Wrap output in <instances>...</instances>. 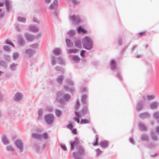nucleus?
Instances as JSON below:
<instances>
[{
	"mask_svg": "<svg viewBox=\"0 0 159 159\" xmlns=\"http://www.w3.org/2000/svg\"><path fill=\"white\" fill-rule=\"evenodd\" d=\"M92 44V41L89 38L86 36L84 39L83 47L87 49L91 48Z\"/></svg>",
	"mask_w": 159,
	"mask_h": 159,
	"instance_id": "obj_1",
	"label": "nucleus"
},
{
	"mask_svg": "<svg viewBox=\"0 0 159 159\" xmlns=\"http://www.w3.org/2000/svg\"><path fill=\"white\" fill-rule=\"evenodd\" d=\"M45 119L47 123L50 124L53 121L54 119L53 116L52 115H48L45 116Z\"/></svg>",
	"mask_w": 159,
	"mask_h": 159,
	"instance_id": "obj_2",
	"label": "nucleus"
},
{
	"mask_svg": "<svg viewBox=\"0 0 159 159\" xmlns=\"http://www.w3.org/2000/svg\"><path fill=\"white\" fill-rule=\"evenodd\" d=\"M79 143V139L77 138H75L74 141L71 142L70 143V146L72 150H73L75 146L76 147L77 149V147L79 146L78 145Z\"/></svg>",
	"mask_w": 159,
	"mask_h": 159,
	"instance_id": "obj_3",
	"label": "nucleus"
},
{
	"mask_svg": "<svg viewBox=\"0 0 159 159\" xmlns=\"http://www.w3.org/2000/svg\"><path fill=\"white\" fill-rule=\"evenodd\" d=\"M77 153L79 155L83 154L84 153V152L83 148L80 146L77 147Z\"/></svg>",
	"mask_w": 159,
	"mask_h": 159,
	"instance_id": "obj_4",
	"label": "nucleus"
},
{
	"mask_svg": "<svg viewBox=\"0 0 159 159\" xmlns=\"http://www.w3.org/2000/svg\"><path fill=\"white\" fill-rule=\"evenodd\" d=\"M15 143L18 148L21 151L23 148L22 143L19 140H18L16 141Z\"/></svg>",
	"mask_w": 159,
	"mask_h": 159,
	"instance_id": "obj_5",
	"label": "nucleus"
},
{
	"mask_svg": "<svg viewBox=\"0 0 159 159\" xmlns=\"http://www.w3.org/2000/svg\"><path fill=\"white\" fill-rule=\"evenodd\" d=\"M77 31L79 33H82L83 34H85L87 33V31L84 30L83 28L81 27H79L77 28Z\"/></svg>",
	"mask_w": 159,
	"mask_h": 159,
	"instance_id": "obj_6",
	"label": "nucleus"
},
{
	"mask_svg": "<svg viewBox=\"0 0 159 159\" xmlns=\"http://www.w3.org/2000/svg\"><path fill=\"white\" fill-rule=\"evenodd\" d=\"M70 18L72 19L73 21L75 23H78L80 21L79 17L77 16H75V15L73 16L72 17H70Z\"/></svg>",
	"mask_w": 159,
	"mask_h": 159,
	"instance_id": "obj_7",
	"label": "nucleus"
},
{
	"mask_svg": "<svg viewBox=\"0 0 159 159\" xmlns=\"http://www.w3.org/2000/svg\"><path fill=\"white\" fill-rule=\"evenodd\" d=\"M76 115L77 116V117H74V120L77 121V122L78 123H79L80 122V120L79 118V117H80V115L77 112H76L75 113Z\"/></svg>",
	"mask_w": 159,
	"mask_h": 159,
	"instance_id": "obj_8",
	"label": "nucleus"
},
{
	"mask_svg": "<svg viewBox=\"0 0 159 159\" xmlns=\"http://www.w3.org/2000/svg\"><path fill=\"white\" fill-rule=\"evenodd\" d=\"M15 100H19L22 98V95L21 93H17L15 95Z\"/></svg>",
	"mask_w": 159,
	"mask_h": 159,
	"instance_id": "obj_9",
	"label": "nucleus"
},
{
	"mask_svg": "<svg viewBox=\"0 0 159 159\" xmlns=\"http://www.w3.org/2000/svg\"><path fill=\"white\" fill-rule=\"evenodd\" d=\"M100 144L102 147L106 148L107 146L108 143L107 141H103L100 143Z\"/></svg>",
	"mask_w": 159,
	"mask_h": 159,
	"instance_id": "obj_10",
	"label": "nucleus"
},
{
	"mask_svg": "<svg viewBox=\"0 0 159 159\" xmlns=\"http://www.w3.org/2000/svg\"><path fill=\"white\" fill-rule=\"evenodd\" d=\"M89 119H81L80 123L81 124H87L89 123Z\"/></svg>",
	"mask_w": 159,
	"mask_h": 159,
	"instance_id": "obj_11",
	"label": "nucleus"
},
{
	"mask_svg": "<svg viewBox=\"0 0 159 159\" xmlns=\"http://www.w3.org/2000/svg\"><path fill=\"white\" fill-rule=\"evenodd\" d=\"M77 50L76 49H68L67 50V52L68 54H70L72 53H75Z\"/></svg>",
	"mask_w": 159,
	"mask_h": 159,
	"instance_id": "obj_12",
	"label": "nucleus"
},
{
	"mask_svg": "<svg viewBox=\"0 0 159 159\" xmlns=\"http://www.w3.org/2000/svg\"><path fill=\"white\" fill-rule=\"evenodd\" d=\"M88 111V108L86 107H84L82 110V115H84L86 114Z\"/></svg>",
	"mask_w": 159,
	"mask_h": 159,
	"instance_id": "obj_13",
	"label": "nucleus"
},
{
	"mask_svg": "<svg viewBox=\"0 0 159 159\" xmlns=\"http://www.w3.org/2000/svg\"><path fill=\"white\" fill-rule=\"evenodd\" d=\"M157 105L158 103L157 102H153L150 104V107L152 108H155L157 107Z\"/></svg>",
	"mask_w": 159,
	"mask_h": 159,
	"instance_id": "obj_14",
	"label": "nucleus"
},
{
	"mask_svg": "<svg viewBox=\"0 0 159 159\" xmlns=\"http://www.w3.org/2000/svg\"><path fill=\"white\" fill-rule=\"evenodd\" d=\"M32 137L34 138L37 139H41V136L40 135L36 134H33Z\"/></svg>",
	"mask_w": 159,
	"mask_h": 159,
	"instance_id": "obj_15",
	"label": "nucleus"
},
{
	"mask_svg": "<svg viewBox=\"0 0 159 159\" xmlns=\"http://www.w3.org/2000/svg\"><path fill=\"white\" fill-rule=\"evenodd\" d=\"M73 60L76 62H78L80 61V58L77 56H75L73 57Z\"/></svg>",
	"mask_w": 159,
	"mask_h": 159,
	"instance_id": "obj_16",
	"label": "nucleus"
},
{
	"mask_svg": "<svg viewBox=\"0 0 159 159\" xmlns=\"http://www.w3.org/2000/svg\"><path fill=\"white\" fill-rule=\"evenodd\" d=\"M66 43L67 46L68 47H71L73 45L72 43L70 42L69 39H66Z\"/></svg>",
	"mask_w": 159,
	"mask_h": 159,
	"instance_id": "obj_17",
	"label": "nucleus"
},
{
	"mask_svg": "<svg viewBox=\"0 0 159 159\" xmlns=\"http://www.w3.org/2000/svg\"><path fill=\"white\" fill-rule=\"evenodd\" d=\"M75 47L79 48H80L81 47V43L80 41H76L75 43Z\"/></svg>",
	"mask_w": 159,
	"mask_h": 159,
	"instance_id": "obj_18",
	"label": "nucleus"
},
{
	"mask_svg": "<svg viewBox=\"0 0 159 159\" xmlns=\"http://www.w3.org/2000/svg\"><path fill=\"white\" fill-rule=\"evenodd\" d=\"M2 141L4 144H7L9 142L5 136L3 137L2 139Z\"/></svg>",
	"mask_w": 159,
	"mask_h": 159,
	"instance_id": "obj_19",
	"label": "nucleus"
},
{
	"mask_svg": "<svg viewBox=\"0 0 159 159\" xmlns=\"http://www.w3.org/2000/svg\"><path fill=\"white\" fill-rule=\"evenodd\" d=\"M53 53L55 55H58L60 53V51L59 49L56 48L54 50Z\"/></svg>",
	"mask_w": 159,
	"mask_h": 159,
	"instance_id": "obj_20",
	"label": "nucleus"
},
{
	"mask_svg": "<svg viewBox=\"0 0 159 159\" xmlns=\"http://www.w3.org/2000/svg\"><path fill=\"white\" fill-rule=\"evenodd\" d=\"M116 65V63L115 61L112 60L111 62V66L113 68H115Z\"/></svg>",
	"mask_w": 159,
	"mask_h": 159,
	"instance_id": "obj_21",
	"label": "nucleus"
},
{
	"mask_svg": "<svg viewBox=\"0 0 159 159\" xmlns=\"http://www.w3.org/2000/svg\"><path fill=\"white\" fill-rule=\"evenodd\" d=\"M5 4L7 10H9L10 8V4L9 2L7 1H5Z\"/></svg>",
	"mask_w": 159,
	"mask_h": 159,
	"instance_id": "obj_22",
	"label": "nucleus"
},
{
	"mask_svg": "<svg viewBox=\"0 0 159 159\" xmlns=\"http://www.w3.org/2000/svg\"><path fill=\"white\" fill-rule=\"evenodd\" d=\"M18 20L20 22H24L25 21V19L23 17H19L18 18Z\"/></svg>",
	"mask_w": 159,
	"mask_h": 159,
	"instance_id": "obj_23",
	"label": "nucleus"
},
{
	"mask_svg": "<svg viewBox=\"0 0 159 159\" xmlns=\"http://www.w3.org/2000/svg\"><path fill=\"white\" fill-rule=\"evenodd\" d=\"M67 127L70 130L74 128L73 125L70 123L68 124L67 125Z\"/></svg>",
	"mask_w": 159,
	"mask_h": 159,
	"instance_id": "obj_24",
	"label": "nucleus"
},
{
	"mask_svg": "<svg viewBox=\"0 0 159 159\" xmlns=\"http://www.w3.org/2000/svg\"><path fill=\"white\" fill-rule=\"evenodd\" d=\"M26 36L27 39L29 41H31L33 39V38L29 35H27Z\"/></svg>",
	"mask_w": 159,
	"mask_h": 159,
	"instance_id": "obj_25",
	"label": "nucleus"
},
{
	"mask_svg": "<svg viewBox=\"0 0 159 159\" xmlns=\"http://www.w3.org/2000/svg\"><path fill=\"white\" fill-rule=\"evenodd\" d=\"M30 29L31 30L33 31H36L37 30V29L36 27L34 26H32L30 27Z\"/></svg>",
	"mask_w": 159,
	"mask_h": 159,
	"instance_id": "obj_26",
	"label": "nucleus"
},
{
	"mask_svg": "<svg viewBox=\"0 0 159 159\" xmlns=\"http://www.w3.org/2000/svg\"><path fill=\"white\" fill-rule=\"evenodd\" d=\"M63 79V77L62 76H60L57 78V80L58 82L59 83H60L61 82L62 80Z\"/></svg>",
	"mask_w": 159,
	"mask_h": 159,
	"instance_id": "obj_27",
	"label": "nucleus"
},
{
	"mask_svg": "<svg viewBox=\"0 0 159 159\" xmlns=\"http://www.w3.org/2000/svg\"><path fill=\"white\" fill-rule=\"evenodd\" d=\"M154 97L153 95L148 96L147 98L148 100H150L154 98Z\"/></svg>",
	"mask_w": 159,
	"mask_h": 159,
	"instance_id": "obj_28",
	"label": "nucleus"
},
{
	"mask_svg": "<svg viewBox=\"0 0 159 159\" xmlns=\"http://www.w3.org/2000/svg\"><path fill=\"white\" fill-rule=\"evenodd\" d=\"M56 113L57 116H60L61 115V112L60 111L57 110L56 111Z\"/></svg>",
	"mask_w": 159,
	"mask_h": 159,
	"instance_id": "obj_29",
	"label": "nucleus"
},
{
	"mask_svg": "<svg viewBox=\"0 0 159 159\" xmlns=\"http://www.w3.org/2000/svg\"><path fill=\"white\" fill-rule=\"evenodd\" d=\"M72 133L75 134H77V130L76 129L73 128L71 130Z\"/></svg>",
	"mask_w": 159,
	"mask_h": 159,
	"instance_id": "obj_30",
	"label": "nucleus"
},
{
	"mask_svg": "<svg viewBox=\"0 0 159 159\" xmlns=\"http://www.w3.org/2000/svg\"><path fill=\"white\" fill-rule=\"evenodd\" d=\"M96 152L98 155H99L101 154L102 153V151L100 150L99 149H98L96 150Z\"/></svg>",
	"mask_w": 159,
	"mask_h": 159,
	"instance_id": "obj_31",
	"label": "nucleus"
},
{
	"mask_svg": "<svg viewBox=\"0 0 159 159\" xmlns=\"http://www.w3.org/2000/svg\"><path fill=\"white\" fill-rule=\"evenodd\" d=\"M98 138L97 137H96L95 138V142H94V146H96L98 145Z\"/></svg>",
	"mask_w": 159,
	"mask_h": 159,
	"instance_id": "obj_32",
	"label": "nucleus"
},
{
	"mask_svg": "<svg viewBox=\"0 0 159 159\" xmlns=\"http://www.w3.org/2000/svg\"><path fill=\"white\" fill-rule=\"evenodd\" d=\"M64 99L66 100H68L70 98V97L68 95H65L64 96Z\"/></svg>",
	"mask_w": 159,
	"mask_h": 159,
	"instance_id": "obj_33",
	"label": "nucleus"
},
{
	"mask_svg": "<svg viewBox=\"0 0 159 159\" xmlns=\"http://www.w3.org/2000/svg\"><path fill=\"white\" fill-rule=\"evenodd\" d=\"M7 149L9 151H13L14 150V149L10 146H8L7 147Z\"/></svg>",
	"mask_w": 159,
	"mask_h": 159,
	"instance_id": "obj_34",
	"label": "nucleus"
},
{
	"mask_svg": "<svg viewBox=\"0 0 159 159\" xmlns=\"http://www.w3.org/2000/svg\"><path fill=\"white\" fill-rule=\"evenodd\" d=\"M4 49L6 51H9L10 49V48L8 46L6 45L4 47Z\"/></svg>",
	"mask_w": 159,
	"mask_h": 159,
	"instance_id": "obj_35",
	"label": "nucleus"
},
{
	"mask_svg": "<svg viewBox=\"0 0 159 159\" xmlns=\"http://www.w3.org/2000/svg\"><path fill=\"white\" fill-rule=\"evenodd\" d=\"M6 43L7 44H9L14 46L13 44L9 40H7L6 41Z\"/></svg>",
	"mask_w": 159,
	"mask_h": 159,
	"instance_id": "obj_36",
	"label": "nucleus"
},
{
	"mask_svg": "<svg viewBox=\"0 0 159 159\" xmlns=\"http://www.w3.org/2000/svg\"><path fill=\"white\" fill-rule=\"evenodd\" d=\"M85 52V51L83 50L82 51L80 55L82 57H85V55L84 54V53Z\"/></svg>",
	"mask_w": 159,
	"mask_h": 159,
	"instance_id": "obj_37",
	"label": "nucleus"
},
{
	"mask_svg": "<svg viewBox=\"0 0 159 159\" xmlns=\"http://www.w3.org/2000/svg\"><path fill=\"white\" fill-rule=\"evenodd\" d=\"M154 116L156 118H157L159 117V113L156 112Z\"/></svg>",
	"mask_w": 159,
	"mask_h": 159,
	"instance_id": "obj_38",
	"label": "nucleus"
},
{
	"mask_svg": "<svg viewBox=\"0 0 159 159\" xmlns=\"http://www.w3.org/2000/svg\"><path fill=\"white\" fill-rule=\"evenodd\" d=\"M42 137L44 139H46L48 137L47 134L46 133L44 134L43 135Z\"/></svg>",
	"mask_w": 159,
	"mask_h": 159,
	"instance_id": "obj_39",
	"label": "nucleus"
},
{
	"mask_svg": "<svg viewBox=\"0 0 159 159\" xmlns=\"http://www.w3.org/2000/svg\"><path fill=\"white\" fill-rule=\"evenodd\" d=\"M61 146L64 150H66V148L65 145L63 144L61 145Z\"/></svg>",
	"mask_w": 159,
	"mask_h": 159,
	"instance_id": "obj_40",
	"label": "nucleus"
},
{
	"mask_svg": "<svg viewBox=\"0 0 159 159\" xmlns=\"http://www.w3.org/2000/svg\"><path fill=\"white\" fill-rule=\"evenodd\" d=\"M16 66V65L14 64H12L11 65V68L13 69V70H14V68H15V67Z\"/></svg>",
	"mask_w": 159,
	"mask_h": 159,
	"instance_id": "obj_41",
	"label": "nucleus"
},
{
	"mask_svg": "<svg viewBox=\"0 0 159 159\" xmlns=\"http://www.w3.org/2000/svg\"><path fill=\"white\" fill-rule=\"evenodd\" d=\"M18 57V55L16 53H15L14 54L13 57L14 59H16Z\"/></svg>",
	"mask_w": 159,
	"mask_h": 159,
	"instance_id": "obj_42",
	"label": "nucleus"
},
{
	"mask_svg": "<svg viewBox=\"0 0 159 159\" xmlns=\"http://www.w3.org/2000/svg\"><path fill=\"white\" fill-rule=\"evenodd\" d=\"M73 156L74 157L75 159H80V158H78V157L77 156L75 152H74L73 153Z\"/></svg>",
	"mask_w": 159,
	"mask_h": 159,
	"instance_id": "obj_43",
	"label": "nucleus"
},
{
	"mask_svg": "<svg viewBox=\"0 0 159 159\" xmlns=\"http://www.w3.org/2000/svg\"><path fill=\"white\" fill-rule=\"evenodd\" d=\"M74 31L73 30H71L69 32L68 34L70 35L73 34H74Z\"/></svg>",
	"mask_w": 159,
	"mask_h": 159,
	"instance_id": "obj_44",
	"label": "nucleus"
},
{
	"mask_svg": "<svg viewBox=\"0 0 159 159\" xmlns=\"http://www.w3.org/2000/svg\"><path fill=\"white\" fill-rule=\"evenodd\" d=\"M26 52L28 54H29L32 53V51L30 50H28L26 51Z\"/></svg>",
	"mask_w": 159,
	"mask_h": 159,
	"instance_id": "obj_45",
	"label": "nucleus"
},
{
	"mask_svg": "<svg viewBox=\"0 0 159 159\" xmlns=\"http://www.w3.org/2000/svg\"><path fill=\"white\" fill-rule=\"evenodd\" d=\"M140 129H141L142 130H146V128L144 126H141L140 127Z\"/></svg>",
	"mask_w": 159,
	"mask_h": 159,
	"instance_id": "obj_46",
	"label": "nucleus"
},
{
	"mask_svg": "<svg viewBox=\"0 0 159 159\" xmlns=\"http://www.w3.org/2000/svg\"><path fill=\"white\" fill-rule=\"evenodd\" d=\"M42 111L41 110H40L38 111V113L39 115L41 116L42 114Z\"/></svg>",
	"mask_w": 159,
	"mask_h": 159,
	"instance_id": "obj_47",
	"label": "nucleus"
},
{
	"mask_svg": "<svg viewBox=\"0 0 159 159\" xmlns=\"http://www.w3.org/2000/svg\"><path fill=\"white\" fill-rule=\"evenodd\" d=\"M86 96H83L82 97V100L83 101H84H84L85 100V99H86Z\"/></svg>",
	"mask_w": 159,
	"mask_h": 159,
	"instance_id": "obj_48",
	"label": "nucleus"
},
{
	"mask_svg": "<svg viewBox=\"0 0 159 159\" xmlns=\"http://www.w3.org/2000/svg\"><path fill=\"white\" fill-rule=\"evenodd\" d=\"M143 34V35H145V32H143V33H140L139 34V36L141 35L142 34Z\"/></svg>",
	"mask_w": 159,
	"mask_h": 159,
	"instance_id": "obj_49",
	"label": "nucleus"
},
{
	"mask_svg": "<svg viewBox=\"0 0 159 159\" xmlns=\"http://www.w3.org/2000/svg\"><path fill=\"white\" fill-rule=\"evenodd\" d=\"M80 105V103L78 101H77V107H78Z\"/></svg>",
	"mask_w": 159,
	"mask_h": 159,
	"instance_id": "obj_50",
	"label": "nucleus"
},
{
	"mask_svg": "<svg viewBox=\"0 0 159 159\" xmlns=\"http://www.w3.org/2000/svg\"><path fill=\"white\" fill-rule=\"evenodd\" d=\"M3 6V4L0 2V7H2Z\"/></svg>",
	"mask_w": 159,
	"mask_h": 159,
	"instance_id": "obj_51",
	"label": "nucleus"
},
{
	"mask_svg": "<svg viewBox=\"0 0 159 159\" xmlns=\"http://www.w3.org/2000/svg\"><path fill=\"white\" fill-rule=\"evenodd\" d=\"M55 61H52V64H53V65H54L55 64Z\"/></svg>",
	"mask_w": 159,
	"mask_h": 159,
	"instance_id": "obj_52",
	"label": "nucleus"
},
{
	"mask_svg": "<svg viewBox=\"0 0 159 159\" xmlns=\"http://www.w3.org/2000/svg\"><path fill=\"white\" fill-rule=\"evenodd\" d=\"M157 132H159V127H158L157 128Z\"/></svg>",
	"mask_w": 159,
	"mask_h": 159,
	"instance_id": "obj_53",
	"label": "nucleus"
},
{
	"mask_svg": "<svg viewBox=\"0 0 159 159\" xmlns=\"http://www.w3.org/2000/svg\"><path fill=\"white\" fill-rule=\"evenodd\" d=\"M73 2L75 4H76L77 3V2H75L74 0H73Z\"/></svg>",
	"mask_w": 159,
	"mask_h": 159,
	"instance_id": "obj_54",
	"label": "nucleus"
},
{
	"mask_svg": "<svg viewBox=\"0 0 159 159\" xmlns=\"http://www.w3.org/2000/svg\"><path fill=\"white\" fill-rule=\"evenodd\" d=\"M4 16V15L2 14H1V15H0V17H2V16Z\"/></svg>",
	"mask_w": 159,
	"mask_h": 159,
	"instance_id": "obj_55",
	"label": "nucleus"
},
{
	"mask_svg": "<svg viewBox=\"0 0 159 159\" xmlns=\"http://www.w3.org/2000/svg\"><path fill=\"white\" fill-rule=\"evenodd\" d=\"M20 44H22L23 43V41L22 40H20Z\"/></svg>",
	"mask_w": 159,
	"mask_h": 159,
	"instance_id": "obj_56",
	"label": "nucleus"
},
{
	"mask_svg": "<svg viewBox=\"0 0 159 159\" xmlns=\"http://www.w3.org/2000/svg\"><path fill=\"white\" fill-rule=\"evenodd\" d=\"M146 115V113H145V114H142V116H143L145 115Z\"/></svg>",
	"mask_w": 159,
	"mask_h": 159,
	"instance_id": "obj_57",
	"label": "nucleus"
},
{
	"mask_svg": "<svg viewBox=\"0 0 159 159\" xmlns=\"http://www.w3.org/2000/svg\"><path fill=\"white\" fill-rule=\"evenodd\" d=\"M59 59H60V60L61 61H62V59H61V58H59Z\"/></svg>",
	"mask_w": 159,
	"mask_h": 159,
	"instance_id": "obj_58",
	"label": "nucleus"
},
{
	"mask_svg": "<svg viewBox=\"0 0 159 159\" xmlns=\"http://www.w3.org/2000/svg\"><path fill=\"white\" fill-rule=\"evenodd\" d=\"M1 11V9H0V11Z\"/></svg>",
	"mask_w": 159,
	"mask_h": 159,
	"instance_id": "obj_59",
	"label": "nucleus"
}]
</instances>
